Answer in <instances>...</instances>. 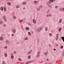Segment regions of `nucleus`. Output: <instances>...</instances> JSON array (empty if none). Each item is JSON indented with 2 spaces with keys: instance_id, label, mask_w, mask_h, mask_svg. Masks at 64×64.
Instances as JSON below:
<instances>
[{
  "instance_id": "6e6552de",
  "label": "nucleus",
  "mask_w": 64,
  "mask_h": 64,
  "mask_svg": "<svg viewBox=\"0 0 64 64\" xmlns=\"http://www.w3.org/2000/svg\"><path fill=\"white\" fill-rule=\"evenodd\" d=\"M24 40H28V38L27 37H26L24 38Z\"/></svg>"
},
{
  "instance_id": "f8f14e48",
  "label": "nucleus",
  "mask_w": 64,
  "mask_h": 64,
  "mask_svg": "<svg viewBox=\"0 0 64 64\" xmlns=\"http://www.w3.org/2000/svg\"><path fill=\"white\" fill-rule=\"evenodd\" d=\"M5 42L6 44H8L9 43V41L8 40H6Z\"/></svg>"
},
{
  "instance_id": "473e14b6",
  "label": "nucleus",
  "mask_w": 64,
  "mask_h": 64,
  "mask_svg": "<svg viewBox=\"0 0 64 64\" xmlns=\"http://www.w3.org/2000/svg\"><path fill=\"white\" fill-rule=\"evenodd\" d=\"M4 48L6 49L7 48V46H6L4 47Z\"/></svg>"
},
{
  "instance_id": "423d86ee",
  "label": "nucleus",
  "mask_w": 64,
  "mask_h": 64,
  "mask_svg": "<svg viewBox=\"0 0 64 64\" xmlns=\"http://www.w3.org/2000/svg\"><path fill=\"white\" fill-rule=\"evenodd\" d=\"M4 56L5 57H7V52H6L4 54Z\"/></svg>"
},
{
  "instance_id": "f03ea898",
  "label": "nucleus",
  "mask_w": 64,
  "mask_h": 64,
  "mask_svg": "<svg viewBox=\"0 0 64 64\" xmlns=\"http://www.w3.org/2000/svg\"><path fill=\"white\" fill-rule=\"evenodd\" d=\"M40 52H39L38 53V54L37 55H36V57L37 58H38L39 56H40Z\"/></svg>"
},
{
  "instance_id": "f3484780",
  "label": "nucleus",
  "mask_w": 64,
  "mask_h": 64,
  "mask_svg": "<svg viewBox=\"0 0 64 64\" xmlns=\"http://www.w3.org/2000/svg\"><path fill=\"white\" fill-rule=\"evenodd\" d=\"M16 8H19V7H20V6L19 5H17L16 6Z\"/></svg>"
},
{
  "instance_id": "13d9d810",
  "label": "nucleus",
  "mask_w": 64,
  "mask_h": 64,
  "mask_svg": "<svg viewBox=\"0 0 64 64\" xmlns=\"http://www.w3.org/2000/svg\"><path fill=\"white\" fill-rule=\"evenodd\" d=\"M46 60H47V61H49V60L47 58Z\"/></svg>"
},
{
  "instance_id": "a211bd4d",
  "label": "nucleus",
  "mask_w": 64,
  "mask_h": 64,
  "mask_svg": "<svg viewBox=\"0 0 64 64\" xmlns=\"http://www.w3.org/2000/svg\"><path fill=\"white\" fill-rule=\"evenodd\" d=\"M11 59H14V56H11Z\"/></svg>"
},
{
  "instance_id": "09e8293b",
  "label": "nucleus",
  "mask_w": 64,
  "mask_h": 64,
  "mask_svg": "<svg viewBox=\"0 0 64 64\" xmlns=\"http://www.w3.org/2000/svg\"><path fill=\"white\" fill-rule=\"evenodd\" d=\"M48 52H46V56H47V55H48Z\"/></svg>"
},
{
  "instance_id": "7c9ffc66",
  "label": "nucleus",
  "mask_w": 64,
  "mask_h": 64,
  "mask_svg": "<svg viewBox=\"0 0 64 64\" xmlns=\"http://www.w3.org/2000/svg\"><path fill=\"white\" fill-rule=\"evenodd\" d=\"M2 64H6V63H5V61H3L2 62Z\"/></svg>"
},
{
  "instance_id": "dca6fc26",
  "label": "nucleus",
  "mask_w": 64,
  "mask_h": 64,
  "mask_svg": "<svg viewBox=\"0 0 64 64\" xmlns=\"http://www.w3.org/2000/svg\"><path fill=\"white\" fill-rule=\"evenodd\" d=\"M16 19V17L15 16H14L13 17V19L14 20V19Z\"/></svg>"
},
{
  "instance_id": "052dcab7",
  "label": "nucleus",
  "mask_w": 64,
  "mask_h": 64,
  "mask_svg": "<svg viewBox=\"0 0 64 64\" xmlns=\"http://www.w3.org/2000/svg\"><path fill=\"white\" fill-rule=\"evenodd\" d=\"M32 34H33V31H32Z\"/></svg>"
},
{
  "instance_id": "e433bc0d",
  "label": "nucleus",
  "mask_w": 64,
  "mask_h": 64,
  "mask_svg": "<svg viewBox=\"0 0 64 64\" xmlns=\"http://www.w3.org/2000/svg\"><path fill=\"white\" fill-rule=\"evenodd\" d=\"M49 35H50V36H52V34L50 33L49 34Z\"/></svg>"
},
{
  "instance_id": "de8ad7c7",
  "label": "nucleus",
  "mask_w": 64,
  "mask_h": 64,
  "mask_svg": "<svg viewBox=\"0 0 64 64\" xmlns=\"http://www.w3.org/2000/svg\"><path fill=\"white\" fill-rule=\"evenodd\" d=\"M58 44H56V47H58Z\"/></svg>"
},
{
  "instance_id": "c9c22d12",
  "label": "nucleus",
  "mask_w": 64,
  "mask_h": 64,
  "mask_svg": "<svg viewBox=\"0 0 64 64\" xmlns=\"http://www.w3.org/2000/svg\"><path fill=\"white\" fill-rule=\"evenodd\" d=\"M14 54H16V51H14Z\"/></svg>"
},
{
  "instance_id": "20e7f679",
  "label": "nucleus",
  "mask_w": 64,
  "mask_h": 64,
  "mask_svg": "<svg viewBox=\"0 0 64 64\" xmlns=\"http://www.w3.org/2000/svg\"><path fill=\"white\" fill-rule=\"evenodd\" d=\"M32 21L33 23H34V24H35L36 23V20L34 19H33L32 20Z\"/></svg>"
},
{
  "instance_id": "bf43d9fd",
  "label": "nucleus",
  "mask_w": 64,
  "mask_h": 64,
  "mask_svg": "<svg viewBox=\"0 0 64 64\" xmlns=\"http://www.w3.org/2000/svg\"><path fill=\"white\" fill-rule=\"evenodd\" d=\"M38 42H39V40H38Z\"/></svg>"
},
{
  "instance_id": "6ab92c4d",
  "label": "nucleus",
  "mask_w": 64,
  "mask_h": 64,
  "mask_svg": "<svg viewBox=\"0 0 64 64\" xmlns=\"http://www.w3.org/2000/svg\"><path fill=\"white\" fill-rule=\"evenodd\" d=\"M4 9V8H3V7H2L0 8V9L1 10V11H3V10Z\"/></svg>"
},
{
  "instance_id": "680f3d73",
  "label": "nucleus",
  "mask_w": 64,
  "mask_h": 64,
  "mask_svg": "<svg viewBox=\"0 0 64 64\" xmlns=\"http://www.w3.org/2000/svg\"><path fill=\"white\" fill-rule=\"evenodd\" d=\"M49 6L51 8V6H50V5H49Z\"/></svg>"
},
{
  "instance_id": "aec40b11",
  "label": "nucleus",
  "mask_w": 64,
  "mask_h": 64,
  "mask_svg": "<svg viewBox=\"0 0 64 64\" xmlns=\"http://www.w3.org/2000/svg\"><path fill=\"white\" fill-rule=\"evenodd\" d=\"M61 38L62 40H63V41L64 42V36L62 37Z\"/></svg>"
},
{
  "instance_id": "2eb2a0df",
  "label": "nucleus",
  "mask_w": 64,
  "mask_h": 64,
  "mask_svg": "<svg viewBox=\"0 0 64 64\" xmlns=\"http://www.w3.org/2000/svg\"><path fill=\"white\" fill-rule=\"evenodd\" d=\"M34 3L35 4H37V3H38V1L36 0H35L34 2Z\"/></svg>"
},
{
  "instance_id": "c756f323",
  "label": "nucleus",
  "mask_w": 64,
  "mask_h": 64,
  "mask_svg": "<svg viewBox=\"0 0 64 64\" xmlns=\"http://www.w3.org/2000/svg\"><path fill=\"white\" fill-rule=\"evenodd\" d=\"M62 55L63 56H64V50L63 52L62 53Z\"/></svg>"
},
{
  "instance_id": "ddd939ff",
  "label": "nucleus",
  "mask_w": 64,
  "mask_h": 64,
  "mask_svg": "<svg viewBox=\"0 0 64 64\" xmlns=\"http://www.w3.org/2000/svg\"><path fill=\"white\" fill-rule=\"evenodd\" d=\"M32 62H33V61H30L29 62H26V64H29V63H32Z\"/></svg>"
},
{
  "instance_id": "49530a36",
  "label": "nucleus",
  "mask_w": 64,
  "mask_h": 64,
  "mask_svg": "<svg viewBox=\"0 0 64 64\" xmlns=\"http://www.w3.org/2000/svg\"><path fill=\"white\" fill-rule=\"evenodd\" d=\"M6 24H4V27H6Z\"/></svg>"
},
{
  "instance_id": "ea45409f",
  "label": "nucleus",
  "mask_w": 64,
  "mask_h": 64,
  "mask_svg": "<svg viewBox=\"0 0 64 64\" xmlns=\"http://www.w3.org/2000/svg\"><path fill=\"white\" fill-rule=\"evenodd\" d=\"M58 38L56 37V40H58Z\"/></svg>"
},
{
  "instance_id": "f704fd0d",
  "label": "nucleus",
  "mask_w": 64,
  "mask_h": 64,
  "mask_svg": "<svg viewBox=\"0 0 64 64\" xmlns=\"http://www.w3.org/2000/svg\"><path fill=\"white\" fill-rule=\"evenodd\" d=\"M3 18H4V19H6V16H4Z\"/></svg>"
},
{
  "instance_id": "37998d69",
  "label": "nucleus",
  "mask_w": 64,
  "mask_h": 64,
  "mask_svg": "<svg viewBox=\"0 0 64 64\" xmlns=\"http://www.w3.org/2000/svg\"><path fill=\"white\" fill-rule=\"evenodd\" d=\"M48 29V27L47 26H46L45 27V29Z\"/></svg>"
},
{
  "instance_id": "cd10ccee",
  "label": "nucleus",
  "mask_w": 64,
  "mask_h": 64,
  "mask_svg": "<svg viewBox=\"0 0 64 64\" xmlns=\"http://www.w3.org/2000/svg\"><path fill=\"white\" fill-rule=\"evenodd\" d=\"M51 0H50L48 2V3L49 4H51Z\"/></svg>"
},
{
  "instance_id": "b1692460",
  "label": "nucleus",
  "mask_w": 64,
  "mask_h": 64,
  "mask_svg": "<svg viewBox=\"0 0 64 64\" xmlns=\"http://www.w3.org/2000/svg\"><path fill=\"white\" fill-rule=\"evenodd\" d=\"M28 33L29 35H30V36L31 35V33H30V32H28Z\"/></svg>"
},
{
  "instance_id": "864d4df0",
  "label": "nucleus",
  "mask_w": 64,
  "mask_h": 64,
  "mask_svg": "<svg viewBox=\"0 0 64 64\" xmlns=\"http://www.w3.org/2000/svg\"><path fill=\"white\" fill-rule=\"evenodd\" d=\"M44 55H46V53L44 52Z\"/></svg>"
},
{
  "instance_id": "4be33fe9",
  "label": "nucleus",
  "mask_w": 64,
  "mask_h": 64,
  "mask_svg": "<svg viewBox=\"0 0 64 64\" xmlns=\"http://www.w3.org/2000/svg\"><path fill=\"white\" fill-rule=\"evenodd\" d=\"M28 25H29V26H31V24L30 22H28Z\"/></svg>"
},
{
  "instance_id": "8fccbe9b",
  "label": "nucleus",
  "mask_w": 64,
  "mask_h": 64,
  "mask_svg": "<svg viewBox=\"0 0 64 64\" xmlns=\"http://www.w3.org/2000/svg\"><path fill=\"white\" fill-rule=\"evenodd\" d=\"M46 31H47L48 30V29H45Z\"/></svg>"
},
{
  "instance_id": "1a4fd4ad",
  "label": "nucleus",
  "mask_w": 64,
  "mask_h": 64,
  "mask_svg": "<svg viewBox=\"0 0 64 64\" xmlns=\"http://www.w3.org/2000/svg\"><path fill=\"white\" fill-rule=\"evenodd\" d=\"M25 29H26V30H29V28L28 27H26L25 28Z\"/></svg>"
},
{
  "instance_id": "412c9836",
  "label": "nucleus",
  "mask_w": 64,
  "mask_h": 64,
  "mask_svg": "<svg viewBox=\"0 0 64 64\" xmlns=\"http://www.w3.org/2000/svg\"><path fill=\"white\" fill-rule=\"evenodd\" d=\"M62 22V20L61 19H60L59 20L60 23H61Z\"/></svg>"
},
{
  "instance_id": "5701e85b",
  "label": "nucleus",
  "mask_w": 64,
  "mask_h": 64,
  "mask_svg": "<svg viewBox=\"0 0 64 64\" xmlns=\"http://www.w3.org/2000/svg\"><path fill=\"white\" fill-rule=\"evenodd\" d=\"M18 60L19 61H22V60L20 58H18Z\"/></svg>"
},
{
  "instance_id": "9d476101",
  "label": "nucleus",
  "mask_w": 64,
  "mask_h": 64,
  "mask_svg": "<svg viewBox=\"0 0 64 64\" xmlns=\"http://www.w3.org/2000/svg\"><path fill=\"white\" fill-rule=\"evenodd\" d=\"M22 3L23 5H25L27 3V2H26L24 1V2Z\"/></svg>"
},
{
  "instance_id": "bb28decb",
  "label": "nucleus",
  "mask_w": 64,
  "mask_h": 64,
  "mask_svg": "<svg viewBox=\"0 0 64 64\" xmlns=\"http://www.w3.org/2000/svg\"><path fill=\"white\" fill-rule=\"evenodd\" d=\"M40 10L41 8H39L38 9H37V10H38V11H40Z\"/></svg>"
},
{
  "instance_id": "79ce46f5",
  "label": "nucleus",
  "mask_w": 64,
  "mask_h": 64,
  "mask_svg": "<svg viewBox=\"0 0 64 64\" xmlns=\"http://www.w3.org/2000/svg\"><path fill=\"white\" fill-rule=\"evenodd\" d=\"M31 53H30V52H28V55H29V54H30Z\"/></svg>"
},
{
  "instance_id": "3c124183",
  "label": "nucleus",
  "mask_w": 64,
  "mask_h": 64,
  "mask_svg": "<svg viewBox=\"0 0 64 64\" xmlns=\"http://www.w3.org/2000/svg\"><path fill=\"white\" fill-rule=\"evenodd\" d=\"M42 5H41L40 6V8H42Z\"/></svg>"
},
{
  "instance_id": "e2e57ef3",
  "label": "nucleus",
  "mask_w": 64,
  "mask_h": 64,
  "mask_svg": "<svg viewBox=\"0 0 64 64\" xmlns=\"http://www.w3.org/2000/svg\"><path fill=\"white\" fill-rule=\"evenodd\" d=\"M50 11V10H48V12H49Z\"/></svg>"
},
{
  "instance_id": "0eeeda50",
  "label": "nucleus",
  "mask_w": 64,
  "mask_h": 64,
  "mask_svg": "<svg viewBox=\"0 0 64 64\" xmlns=\"http://www.w3.org/2000/svg\"><path fill=\"white\" fill-rule=\"evenodd\" d=\"M8 5V6H11V3L10 2H8L7 3Z\"/></svg>"
},
{
  "instance_id": "0e129e2a",
  "label": "nucleus",
  "mask_w": 64,
  "mask_h": 64,
  "mask_svg": "<svg viewBox=\"0 0 64 64\" xmlns=\"http://www.w3.org/2000/svg\"><path fill=\"white\" fill-rule=\"evenodd\" d=\"M24 20H26V18H24Z\"/></svg>"
},
{
  "instance_id": "a878e982",
  "label": "nucleus",
  "mask_w": 64,
  "mask_h": 64,
  "mask_svg": "<svg viewBox=\"0 0 64 64\" xmlns=\"http://www.w3.org/2000/svg\"><path fill=\"white\" fill-rule=\"evenodd\" d=\"M0 24H3V22L2 21H0Z\"/></svg>"
},
{
  "instance_id": "9b49d317",
  "label": "nucleus",
  "mask_w": 64,
  "mask_h": 64,
  "mask_svg": "<svg viewBox=\"0 0 64 64\" xmlns=\"http://www.w3.org/2000/svg\"><path fill=\"white\" fill-rule=\"evenodd\" d=\"M46 16L47 17H51L52 15L51 14H49L47 15Z\"/></svg>"
},
{
  "instance_id": "4d7b16f0",
  "label": "nucleus",
  "mask_w": 64,
  "mask_h": 64,
  "mask_svg": "<svg viewBox=\"0 0 64 64\" xmlns=\"http://www.w3.org/2000/svg\"><path fill=\"white\" fill-rule=\"evenodd\" d=\"M12 36H14V34H12Z\"/></svg>"
},
{
  "instance_id": "6e6d98bb",
  "label": "nucleus",
  "mask_w": 64,
  "mask_h": 64,
  "mask_svg": "<svg viewBox=\"0 0 64 64\" xmlns=\"http://www.w3.org/2000/svg\"><path fill=\"white\" fill-rule=\"evenodd\" d=\"M51 45V44H49V46H50Z\"/></svg>"
},
{
  "instance_id": "a18cd8bd",
  "label": "nucleus",
  "mask_w": 64,
  "mask_h": 64,
  "mask_svg": "<svg viewBox=\"0 0 64 64\" xmlns=\"http://www.w3.org/2000/svg\"><path fill=\"white\" fill-rule=\"evenodd\" d=\"M20 22H21V23H22V21H23V20H20Z\"/></svg>"
},
{
  "instance_id": "c03bdc74",
  "label": "nucleus",
  "mask_w": 64,
  "mask_h": 64,
  "mask_svg": "<svg viewBox=\"0 0 64 64\" xmlns=\"http://www.w3.org/2000/svg\"><path fill=\"white\" fill-rule=\"evenodd\" d=\"M50 0V1L52 2H53V1L52 0Z\"/></svg>"
},
{
  "instance_id": "603ef678",
  "label": "nucleus",
  "mask_w": 64,
  "mask_h": 64,
  "mask_svg": "<svg viewBox=\"0 0 64 64\" xmlns=\"http://www.w3.org/2000/svg\"><path fill=\"white\" fill-rule=\"evenodd\" d=\"M25 8H23V10H25Z\"/></svg>"
},
{
  "instance_id": "393cba45",
  "label": "nucleus",
  "mask_w": 64,
  "mask_h": 64,
  "mask_svg": "<svg viewBox=\"0 0 64 64\" xmlns=\"http://www.w3.org/2000/svg\"><path fill=\"white\" fill-rule=\"evenodd\" d=\"M4 12H6V8H5V7H4Z\"/></svg>"
},
{
  "instance_id": "f257e3e1",
  "label": "nucleus",
  "mask_w": 64,
  "mask_h": 64,
  "mask_svg": "<svg viewBox=\"0 0 64 64\" xmlns=\"http://www.w3.org/2000/svg\"><path fill=\"white\" fill-rule=\"evenodd\" d=\"M42 27L38 28L36 29V31H37L38 32H40V31H41V30H42Z\"/></svg>"
},
{
  "instance_id": "c85d7f7f",
  "label": "nucleus",
  "mask_w": 64,
  "mask_h": 64,
  "mask_svg": "<svg viewBox=\"0 0 64 64\" xmlns=\"http://www.w3.org/2000/svg\"><path fill=\"white\" fill-rule=\"evenodd\" d=\"M28 59H30V58H31V56H30V55L28 57Z\"/></svg>"
},
{
  "instance_id": "a19ab883",
  "label": "nucleus",
  "mask_w": 64,
  "mask_h": 64,
  "mask_svg": "<svg viewBox=\"0 0 64 64\" xmlns=\"http://www.w3.org/2000/svg\"><path fill=\"white\" fill-rule=\"evenodd\" d=\"M32 50H31L29 52H30V53H31L32 52Z\"/></svg>"
},
{
  "instance_id": "4468645a",
  "label": "nucleus",
  "mask_w": 64,
  "mask_h": 64,
  "mask_svg": "<svg viewBox=\"0 0 64 64\" xmlns=\"http://www.w3.org/2000/svg\"><path fill=\"white\" fill-rule=\"evenodd\" d=\"M62 30V28H59L58 31H59V32H60V31H61Z\"/></svg>"
},
{
  "instance_id": "39448f33",
  "label": "nucleus",
  "mask_w": 64,
  "mask_h": 64,
  "mask_svg": "<svg viewBox=\"0 0 64 64\" xmlns=\"http://www.w3.org/2000/svg\"><path fill=\"white\" fill-rule=\"evenodd\" d=\"M3 37L2 36H0V40H3Z\"/></svg>"
},
{
  "instance_id": "4c0bfd02",
  "label": "nucleus",
  "mask_w": 64,
  "mask_h": 64,
  "mask_svg": "<svg viewBox=\"0 0 64 64\" xmlns=\"http://www.w3.org/2000/svg\"><path fill=\"white\" fill-rule=\"evenodd\" d=\"M63 48V46H62L61 47V49H62Z\"/></svg>"
},
{
  "instance_id": "58836bf2",
  "label": "nucleus",
  "mask_w": 64,
  "mask_h": 64,
  "mask_svg": "<svg viewBox=\"0 0 64 64\" xmlns=\"http://www.w3.org/2000/svg\"><path fill=\"white\" fill-rule=\"evenodd\" d=\"M4 21H5V22H6V18H4Z\"/></svg>"
},
{
  "instance_id": "2f4dec72",
  "label": "nucleus",
  "mask_w": 64,
  "mask_h": 64,
  "mask_svg": "<svg viewBox=\"0 0 64 64\" xmlns=\"http://www.w3.org/2000/svg\"><path fill=\"white\" fill-rule=\"evenodd\" d=\"M56 37H57V38H58V34H56Z\"/></svg>"
},
{
  "instance_id": "72a5a7b5",
  "label": "nucleus",
  "mask_w": 64,
  "mask_h": 64,
  "mask_svg": "<svg viewBox=\"0 0 64 64\" xmlns=\"http://www.w3.org/2000/svg\"><path fill=\"white\" fill-rule=\"evenodd\" d=\"M58 8V6H56L55 8V9H57Z\"/></svg>"
},
{
  "instance_id": "5fc2aeb1",
  "label": "nucleus",
  "mask_w": 64,
  "mask_h": 64,
  "mask_svg": "<svg viewBox=\"0 0 64 64\" xmlns=\"http://www.w3.org/2000/svg\"><path fill=\"white\" fill-rule=\"evenodd\" d=\"M62 10H63V11L64 12V8L62 9Z\"/></svg>"
},
{
  "instance_id": "69168bd1",
  "label": "nucleus",
  "mask_w": 64,
  "mask_h": 64,
  "mask_svg": "<svg viewBox=\"0 0 64 64\" xmlns=\"http://www.w3.org/2000/svg\"><path fill=\"white\" fill-rule=\"evenodd\" d=\"M60 61L61 62H62V60H60Z\"/></svg>"
},
{
  "instance_id": "338daca9",
  "label": "nucleus",
  "mask_w": 64,
  "mask_h": 64,
  "mask_svg": "<svg viewBox=\"0 0 64 64\" xmlns=\"http://www.w3.org/2000/svg\"><path fill=\"white\" fill-rule=\"evenodd\" d=\"M54 50L55 51V50H56V49H54Z\"/></svg>"
},
{
  "instance_id": "774afa93",
  "label": "nucleus",
  "mask_w": 64,
  "mask_h": 64,
  "mask_svg": "<svg viewBox=\"0 0 64 64\" xmlns=\"http://www.w3.org/2000/svg\"><path fill=\"white\" fill-rule=\"evenodd\" d=\"M48 12H46V13H48Z\"/></svg>"
},
{
  "instance_id": "7ed1b4c3",
  "label": "nucleus",
  "mask_w": 64,
  "mask_h": 64,
  "mask_svg": "<svg viewBox=\"0 0 64 64\" xmlns=\"http://www.w3.org/2000/svg\"><path fill=\"white\" fill-rule=\"evenodd\" d=\"M12 31L14 34H15L16 33V30L15 29H14L12 30Z\"/></svg>"
}]
</instances>
